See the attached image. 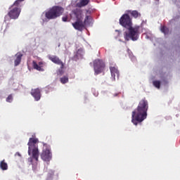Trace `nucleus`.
Masks as SVG:
<instances>
[{
  "label": "nucleus",
  "instance_id": "obj_5",
  "mask_svg": "<svg viewBox=\"0 0 180 180\" xmlns=\"http://www.w3.org/2000/svg\"><path fill=\"white\" fill-rule=\"evenodd\" d=\"M49 60L52 61L54 64H56L57 65H60V68L57 71L58 75H63L64 74V63L61 61V59L58 58L57 56H48Z\"/></svg>",
  "mask_w": 180,
  "mask_h": 180
},
{
  "label": "nucleus",
  "instance_id": "obj_8",
  "mask_svg": "<svg viewBox=\"0 0 180 180\" xmlns=\"http://www.w3.org/2000/svg\"><path fill=\"white\" fill-rule=\"evenodd\" d=\"M70 15V18H75L76 20H84V14H82V10L81 8H75L72 11Z\"/></svg>",
  "mask_w": 180,
  "mask_h": 180
},
{
  "label": "nucleus",
  "instance_id": "obj_2",
  "mask_svg": "<svg viewBox=\"0 0 180 180\" xmlns=\"http://www.w3.org/2000/svg\"><path fill=\"white\" fill-rule=\"evenodd\" d=\"M39 139L37 138H30L27 146H28V155H30V158H28L29 162L33 165V160H34L36 162L39 161Z\"/></svg>",
  "mask_w": 180,
  "mask_h": 180
},
{
  "label": "nucleus",
  "instance_id": "obj_4",
  "mask_svg": "<svg viewBox=\"0 0 180 180\" xmlns=\"http://www.w3.org/2000/svg\"><path fill=\"white\" fill-rule=\"evenodd\" d=\"M64 13V8L60 6H53L45 13V17L49 20L57 19Z\"/></svg>",
  "mask_w": 180,
  "mask_h": 180
},
{
  "label": "nucleus",
  "instance_id": "obj_1",
  "mask_svg": "<svg viewBox=\"0 0 180 180\" xmlns=\"http://www.w3.org/2000/svg\"><path fill=\"white\" fill-rule=\"evenodd\" d=\"M148 110V101L143 98L141 100L139 105L133 112H132V119L131 122L135 125L137 126L139 123L146 120L147 119V111Z\"/></svg>",
  "mask_w": 180,
  "mask_h": 180
},
{
  "label": "nucleus",
  "instance_id": "obj_17",
  "mask_svg": "<svg viewBox=\"0 0 180 180\" xmlns=\"http://www.w3.org/2000/svg\"><path fill=\"white\" fill-rule=\"evenodd\" d=\"M91 0H80L79 3L77 4L79 8H82V6H86Z\"/></svg>",
  "mask_w": 180,
  "mask_h": 180
},
{
  "label": "nucleus",
  "instance_id": "obj_21",
  "mask_svg": "<svg viewBox=\"0 0 180 180\" xmlns=\"http://www.w3.org/2000/svg\"><path fill=\"white\" fill-rule=\"evenodd\" d=\"M60 82L61 84H67L68 82V77L64 76L60 78Z\"/></svg>",
  "mask_w": 180,
  "mask_h": 180
},
{
  "label": "nucleus",
  "instance_id": "obj_19",
  "mask_svg": "<svg viewBox=\"0 0 180 180\" xmlns=\"http://www.w3.org/2000/svg\"><path fill=\"white\" fill-rule=\"evenodd\" d=\"M32 65L34 70H37V71H43V69L39 65H37L36 61L33 60Z\"/></svg>",
  "mask_w": 180,
  "mask_h": 180
},
{
  "label": "nucleus",
  "instance_id": "obj_6",
  "mask_svg": "<svg viewBox=\"0 0 180 180\" xmlns=\"http://www.w3.org/2000/svg\"><path fill=\"white\" fill-rule=\"evenodd\" d=\"M94 75H99L105 70V63L101 59H96L94 61Z\"/></svg>",
  "mask_w": 180,
  "mask_h": 180
},
{
  "label": "nucleus",
  "instance_id": "obj_20",
  "mask_svg": "<svg viewBox=\"0 0 180 180\" xmlns=\"http://www.w3.org/2000/svg\"><path fill=\"white\" fill-rule=\"evenodd\" d=\"M153 84L155 86V88H158V89H160V88L161 86V82H160L158 80H155V81H153Z\"/></svg>",
  "mask_w": 180,
  "mask_h": 180
},
{
  "label": "nucleus",
  "instance_id": "obj_7",
  "mask_svg": "<svg viewBox=\"0 0 180 180\" xmlns=\"http://www.w3.org/2000/svg\"><path fill=\"white\" fill-rule=\"evenodd\" d=\"M120 25L125 29H129V27H131L133 26V22H131V18L129 14L125 13L122 15L120 18Z\"/></svg>",
  "mask_w": 180,
  "mask_h": 180
},
{
  "label": "nucleus",
  "instance_id": "obj_22",
  "mask_svg": "<svg viewBox=\"0 0 180 180\" xmlns=\"http://www.w3.org/2000/svg\"><path fill=\"white\" fill-rule=\"evenodd\" d=\"M6 102H8L9 103H11L12 102V101H13V96H12V94H10L6 99Z\"/></svg>",
  "mask_w": 180,
  "mask_h": 180
},
{
  "label": "nucleus",
  "instance_id": "obj_3",
  "mask_svg": "<svg viewBox=\"0 0 180 180\" xmlns=\"http://www.w3.org/2000/svg\"><path fill=\"white\" fill-rule=\"evenodd\" d=\"M127 29L128 31L124 32V39H125L127 41H129V40H132V41H136V40H139V36L140 34V26H131Z\"/></svg>",
  "mask_w": 180,
  "mask_h": 180
},
{
  "label": "nucleus",
  "instance_id": "obj_9",
  "mask_svg": "<svg viewBox=\"0 0 180 180\" xmlns=\"http://www.w3.org/2000/svg\"><path fill=\"white\" fill-rule=\"evenodd\" d=\"M41 158L43 161L49 162L52 158L51 152L50 151V148H44L42 153L41 154Z\"/></svg>",
  "mask_w": 180,
  "mask_h": 180
},
{
  "label": "nucleus",
  "instance_id": "obj_18",
  "mask_svg": "<svg viewBox=\"0 0 180 180\" xmlns=\"http://www.w3.org/2000/svg\"><path fill=\"white\" fill-rule=\"evenodd\" d=\"M160 31L162 33H164V34L167 35L169 34V28L167 27V26L163 25L160 27Z\"/></svg>",
  "mask_w": 180,
  "mask_h": 180
},
{
  "label": "nucleus",
  "instance_id": "obj_23",
  "mask_svg": "<svg viewBox=\"0 0 180 180\" xmlns=\"http://www.w3.org/2000/svg\"><path fill=\"white\" fill-rule=\"evenodd\" d=\"M89 20V15H86L85 17V19H84V22H83L84 23V25H88Z\"/></svg>",
  "mask_w": 180,
  "mask_h": 180
},
{
  "label": "nucleus",
  "instance_id": "obj_12",
  "mask_svg": "<svg viewBox=\"0 0 180 180\" xmlns=\"http://www.w3.org/2000/svg\"><path fill=\"white\" fill-rule=\"evenodd\" d=\"M31 95L34 98L35 101H40V98H41V93L40 91V89H34L31 90Z\"/></svg>",
  "mask_w": 180,
  "mask_h": 180
},
{
  "label": "nucleus",
  "instance_id": "obj_16",
  "mask_svg": "<svg viewBox=\"0 0 180 180\" xmlns=\"http://www.w3.org/2000/svg\"><path fill=\"white\" fill-rule=\"evenodd\" d=\"M0 168L2 171H6L8 169V163L5 162V160L0 162Z\"/></svg>",
  "mask_w": 180,
  "mask_h": 180
},
{
  "label": "nucleus",
  "instance_id": "obj_13",
  "mask_svg": "<svg viewBox=\"0 0 180 180\" xmlns=\"http://www.w3.org/2000/svg\"><path fill=\"white\" fill-rule=\"evenodd\" d=\"M110 71L111 72V77L114 81L116 79V77L119 78V70L115 67H110Z\"/></svg>",
  "mask_w": 180,
  "mask_h": 180
},
{
  "label": "nucleus",
  "instance_id": "obj_24",
  "mask_svg": "<svg viewBox=\"0 0 180 180\" xmlns=\"http://www.w3.org/2000/svg\"><path fill=\"white\" fill-rule=\"evenodd\" d=\"M63 22H68V16L65 15L62 18Z\"/></svg>",
  "mask_w": 180,
  "mask_h": 180
},
{
  "label": "nucleus",
  "instance_id": "obj_10",
  "mask_svg": "<svg viewBox=\"0 0 180 180\" xmlns=\"http://www.w3.org/2000/svg\"><path fill=\"white\" fill-rule=\"evenodd\" d=\"M8 15L11 19H18L20 15V9L18 7L13 8L8 12Z\"/></svg>",
  "mask_w": 180,
  "mask_h": 180
},
{
  "label": "nucleus",
  "instance_id": "obj_11",
  "mask_svg": "<svg viewBox=\"0 0 180 180\" xmlns=\"http://www.w3.org/2000/svg\"><path fill=\"white\" fill-rule=\"evenodd\" d=\"M72 25L75 30H79V32L82 31V30L85 27V24L84 23L83 20H76V22H72Z\"/></svg>",
  "mask_w": 180,
  "mask_h": 180
},
{
  "label": "nucleus",
  "instance_id": "obj_15",
  "mask_svg": "<svg viewBox=\"0 0 180 180\" xmlns=\"http://www.w3.org/2000/svg\"><path fill=\"white\" fill-rule=\"evenodd\" d=\"M127 12L129 13V15H131L132 18H134V19H137V18H141V13L137 11L129 10Z\"/></svg>",
  "mask_w": 180,
  "mask_h": 180
},
{
  "label": "nucleus",
  "instance_id": "obj_14",
  "mask_svg": "<svg viewBox=\"0 0 180 180\" xmlns=\"http://www.w3.org/2000/svg\"><path fill=\"white\" fill-rule=\"evenodd\" d=\"M15 60L14 61V64L15 67H18V65H19V64H20V63L22 62V57H23V54H22V53L20 52H18L15 54Z\"/></svg>",
  "mask_w": 180,
  "mask_h": 180
},
{
  "label": "nucleus",
  "instance_id": "obj_27",
  "mask_svg": "<svg viewBox=\"0 0 180 180\" xmlns=\"http://www.w3.org/2000/svg\"><path fill=\"white\" fill-rule=\"evenodd\" d=\"M41 64H43V63H41V62L39 63V65H41Z\"/></svg>",
  "mask_w": 180,
  "mask_h": 180
},
{
  "label": "nucleus",
  "instance_id": "obj_26",
  "mask_svg": "<svg viewBox=\"0 0 180 180\" xmlns=\"http://www.w3.org/2000/svg\"><path fill=\"white\" fill-rule=\"evenodd\" d=\"M16 154H17V155H18L19 157H20V153H17Z\"/></svg>",
  "mask_w": 180,
  "mask_h": 180
},
{
  "label": "nucleus",
  "instance_id": "obj_25",
  "mask_svg": "<svg viewBox=\"0 0 180 180\" xmlns=\"http://www.w3.org/2000/svg\"><path fill=\"white\" fill-rule=\"evenodd\" d=\"M25 1V0H17V1H15V2L14 3V5L18 6V5H19V3H20V2H22V1Z\"/></svg>",
  "mask_w": 180,
  "mask_h": 180
}]
</instances>
